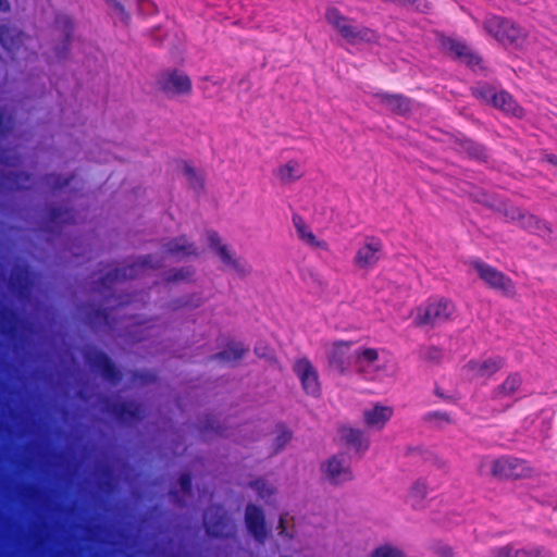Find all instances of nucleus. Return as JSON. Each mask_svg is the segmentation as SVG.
<instances>
[{
    "mask_svg": "<svg viewBox=\"0 0 557 557\" xmlns=\"http://www.w3.org/2000/svg\"><path fill=\"white\" fill-rule=\"evenodd\" d=\"M324 20L336 36L347 45H368L379 40V35L375 30L358 24L355 18L346 15L335 4H330L325 8Z\"/></svg>",
    "mask_w": 557,
    "mask_h": 557,
    "instance_id": "1",
    "label": "nucleus"
},
{
    "mask_svg": "<svg viewBox=\"0 0 557 557\" xmlns=\"http://www.w3.org/2000/svg\"><path fill=\"white\" fill-rule=\"evenodd\" d=\"M494 213L502 216L506 223L517 224L521 230L535 233L543 239H550L554 235L549 222L508 199L500 198Z\"/></svg>",
    "mask_w": 557,
    "mask_h": 557,
    "instance_id": "2",
    "label": "nucleus"
},
{
    "mask_svg": "<svg viewBox=\"0 0 557 557\" xmlns=\"http://www.w3.org/2000/svg\"><path fill=\"white\" fill-rule=\"evenodd\" d=\"M474 98L486 106L502 111L504 114L521 120L525 116V110L505 89L490 84H480L471 88Z\"/></svg>",
    "mask_w": 557,
    "mask_h": 557,
    "instance_id": "3",
    "label": "nucleus"
},
{
    "mask_svg": "<svg viewBox=\"0 0 557 557\" xmlns=\"http://www.w3.org/2000/svg\"><path fill=\"white\" fill-rule=\"evenodd\" d=\"M456 312V305L447 298H437L416 307L410 315L418 329L434 327L437 322L451 321Z\"/></svg>",
    "mask_w": 557,
    "mask_h": 557,
    "instance_id": "4",
    "label": "nucleus"
},
{
    "mask_svg": "<svg viewBox=\"0 0 557 557\" xmlns=\"http://www.w3.org/2000/svg\"><path fill=\"white\" fill-rule=\"evenodd\" d=\"M158 90L168 99L189 98L194 90L190 75L178 67L162 70L156 79Z\"/></svg>",
    "mask_w": 557,
    "mask_h": 557,
    "instance_id": "5",
    "label": "nucleus"
},
{
    "mask_svg": "<svg viewBox=\"0 0 557 557\" xmlns=\"http://www.w3.org/2000/svg\"><path fill=\"white\" fill-rule=\"evenodd\" d=\"M470 267L487 288L507 298L516 297V283L506 273L480 259L472 260Z\"/></svg>",
    "mask_w": 557,
    "mask_h": 557,
    "instance_id": "6",
    "label": "nucleus"
},
{
    "mask_svg": "<svg viewBox=\"0 0 557 557\" xmlns=\"http://www.w3.org/2000/svg\"><path fill=\"white\" fill-rule=\"evenodd\" d=\"M321 480L331 486H343L355 480L348 456L337 453L325 458L319 467Z\"/></svg>",
    "mask_w": 557,
    "mask_h": 557,
    "instance_id": "7",
    "label": "nucleus"
},
{
    "mask_svg": "<svg viewBox=\"0 0 557 557\" xmlns=\"http://www.w3.org/2000/svg\"><path fill=\"white\" fill-rule=\"evenodd\" d=\"M536 469L522 459L502 456L490 462V476L495 480L533 479Z\"/></svg>",
    "mask_w": 557,
    "mask_h": 557,
    "instance_id": "8",
    "label": "nucleus"
},
{
    "mask_svg": "<svg viewBox=\"0 0 557 557\" xmlns=\"http://www.w3.org/2000/svg\"><path fill=\"white\" fill-rule=\"evenodd\" d=\"M484 28L498 41L518 49L522 48L528 38L527 30L512 23L511 21L499 16L488 17L485 21Z\"/></svg>",
    "mask_w": 557,
    "mask_h": 557,
    "instance_id": "9",
    "label": "nucleus"
},
{
    "mask_svg": "<svg viewBox=\"0 0 557 557\" xmlns=\"http://www.w3.org/2000/svg\"><path fill=\"white\" fill-rule=\"evenodd\" d=\"M163 263L164 257L147 255L138 258L132 264H125L122 268L108 272L101 278V284L103 287L109 288L110 285L115 282L134 278L146 270H156L161 268Z\"/></svg>",
    "mask_w": 557,
    "mask_h": 557,
    "instance_id": "10",
    "label": "nucleus"
},
{
    "mask_svg": "<svg viewBox=\"0 0 557 557\" xmlns=\"http://www.w3.org/2000/svg\"><path fill=\"white\" fill-rule=\"evenodd\" d=\"M208 242L221 262L233 271L238 278L245 280L252 274V267L243 258L237 257L236 253L222 242L218 233H210L208 235Z\"/></svg>",
    "mask_w": 557,
    "mask_h": 557,
    "instance_id": "11",
    "label": "nucleus"
},
{
    "mask_svg": "<svg viewBox=\"0 0 557 557\" xmlns=\"http://www.w3.org/2000/svg\"><path fill=\"white\" fill-rule=\"evenodd\" d=\"M440 47L443 53L466 64L473 71L483 70L481 58L462 41L442 35L440 36Z\"/></svg>",
    "mask_w": 557,
    "mask_h": 557,
    "instance_id": "12",
    "label": "nucleus"
},
{
    "mask_svg": "<svg viewBox=\"0 0 557 557\" xmlns=\"http://www.w3.org/2000/svg\"><path fill=\"white\" fill-rule=\"evenodd\" d=\"M203 524L208 535L214 537H228L236 530L233 520L220 506H212L205 512Z\"/></svg>",
    "mask_w": 557,
    "mask_h": 557,
    "instance_id": "13",
    "label": "nucleus"
},
{
    "mask_svg": "<svg viewBox=\"0 0 557 557\" xmlns=\"http://www.w3.org/2000/svg\"><path fill=\"white\" fill-rule=\"evenodd\" d=\"M374 98L393 115L409 117L414 109L413 99L400 92L379 91L374 94Z\"/></svg>",
    "mask_w": 557,
    "mask_h": 557,
    "instance_id": "14",
    "label": "nucleus"
},
{
    "mask_svg": "<svg viewBox=\"0 0 557 557\" xmlns=\"http://www.w3.org/2000/svg\"><path fill=\"white\" fill-rule=\"evenodd\" d=\"M293 371L301 383L304 392L312 397L321 395V383L319 372L312 362L307 358H300L293 364Z\"/></svg>",
    "mask_w": 557,
    "mask_h": 557,
    "instance_id": "15",
    "label": "nucleus"
},
{
    "mask_svg": "<svg viewBox=\"0 0 557 557\" xmlns=\"http://www.w3.org/2000/svg\"><path fill=\"white\" fill-rule=\"evenodd\" d=\"M505 366V359L500 356H491L480 359H470L463 366V370L474 379H491Z\"/></svg>",
    "mask_w": 557,
    "mask_h": 557,
    "instance_id": "16",
    "label": "nucleus"
},
{
    "mask_svg": "<svg viewBox=\"0 0 557 557\" xmlns=\"http://www.w3.org/2000/svg\"><path fill=\"white\" fill-rule=\"evenodd\" d=\"M382 244L379 239L368 238L357 249L352 263L359 271L373 269L381 259Z\"/></svg>",
    "mask_w": 557,
    "mask_h": 557,
    "instance_id": "17",
    "label": "nucleus"
},
{
    "mask_svg": "<svg viewBox=\"0 0 557 557\" xmlns=\"http://www.w3.org/2000/svg\"><path fill=\"white\" fill-rule=\"evenodd\" d=\"M394 409L380 403L362 411V422L370 430L381 431L391 421Z\"/></svg>",
    "mask_w": 557,
    "mask_h": 557,
    "instance_id": "18",
    "label": "nucleus"
},
{
    "mask_svg": "<svg viewBox=\"0 0 557 557\" xmlns=\"http://www.w3.org/2000/svg\"><path fill=\"white\" fill-rule=\"evenodd\" d=\"M292 223L295 228L297 238L304 245L311 249L329 251V244L325 240L318 238L311 226L305 221L302 216L294 214L292 218Z\"/></svg>",
    "mask_w": 557,
    "mask_h": 557,
    "instance_id": "19",
    "label": "nucleus"
},
{
    "mask_svg": "<svg viewBox=\"0 0 557 557\" xmlns=\"http://www.w3.org/2000/svg\"><path fill=\"white\" fill-rule=\"evenodd\" d=\"M337 436L344 445L356 453H366L370 447V440L361 429L342 425L337 430Z\"/></svg>",
    "mask_w": 557,
    "mask_h": 557,
    "instance_id": "20",
    "label": "nucleus"
},
{
    "mask_svg": "<svg viewBox=\"0 0 557 557\" xmlns=\"http://www.w3.org/2000/svg\"><path fill=\"white\" fill-rule=\"evenodd\" d=\"M162 251L164 256H172L178 260L198 256L197 246L186 236L164 240L162 243Z\"/></svg>",
    "mask_w": 557,
    "mask_h": 557,
    "instance_id": "21",
    "label": "nucleus"
},
{
    "mask_svg": "<svg viewBox=\"0 0 557 557\" xmlns=\"http://www.w3.org/2000/svg\"><path fill=\"white\" fill-rule=\"evenodd\" d=\"M380 360V352L376 348L360 347L355 351V368L359 374L380 372L382 367L376 363Z\"/></svg>",
    "mask_w": 557,
    "mask_h": 557,
    "instance_id": "22",
    "label": "nucleus"
},
{
    "mask_svg": "<svg viewBox=\"0 0 557 557\" xmlns=\"http://www.w3.org/2000/svg\"><path fill=\"white\" fill-rule=\"evenodd\" d=\"M431 487L426 478H417L408 486L406 492V502L412 509L419 510L425 507L429 499Z\"/></svg>",
    "mask_w": 557,
    "mask_h": 557,
    "instance_id": "23",
    "label": "nucleus"
},
{
    "mask_svg": "<svg viewBox=\"0 0 557 557\" xmlns=\"http://www.w3.org/2000/svg\"><path fill=\"white\" fill-rule=\"evenodd\" d=\"M85 358L90 367L100 371L107 381L114 383L120 379L119 372L103 352L95 348H89L85 354Z\"/></svg>",
    "mask_w": 557,
    "mask_h": 557,
    "instance_id": "24",
    "label": "nucleus"
},
{
    "mask_svg": "<svg viewBox=\"0 0 557 557\" xmlns=\"http://www.w3.org/2000/svg\"><path fill=\"white\" fill-rule=\"evenodd\" d=\"M245 522L255 540L263 543L268 536L263 511L255 505H248L245 512Z\"/></svg>",
    "mask_w": 557,
    "mask_h": 557,
    "instance_id": "25",
    "label": "nucleus"
},
{
    "mask_svg": "<svg viewBox=\"0 0 557 557\" xmlns=\"http://www.w3.org/2000/svg\"><path fill=\"white\" fill-rule=\"evenodd\" d=\"M351 347L350 342H334L326 351V360L329 367L338 374H344L347 370L346 356Z\"/></svg>",
    "mask_w": 557,
    "mask_h": 557,
    "instance_id": "26",
    "label": "nucleus"
},
{
    "mask_svg": "<svg viewBox=\"0 0 557 557\" xmlns=\"http://www.w3.org/2000/svg\"><path fill=\"white\" fill-rule=\"evenodd\" d=\"M305 175L302 166L298 160L290 159L280 164L274 170V177L283 186H289L300 181Z\"/></svg>",
    "mask_w": 557,
    "mask_h": 557,
    "instance_id": "27",
    "label": "nucleus"
},
{
    "mask_svg": "<svg viewBox=\"0 0 557 557\" xmlns=\"http://www.w3.org/2000/svg\"><path fill=\"white\" fill-rule=\"evenodd\" d=\"M522 377L518 372L507 374L504 380L494 387L493 399L504 400L513 397L521 388Z\"/></svg>",
    "mask_w": 557,
    "mask_h": 557,
    "instance_id": "28",
    "label": "nucleus"
},
{
    "mask_svg": "<svg viewBox=\"0 0 557 557\" xmlns=\"http://www.w3.org/2000/svg\"><path fill=\"white\" fill-rule=\"evenodd\" d=\"M249 348L240 342L230 343L222 351L212 356V359L226 366H237L248 354Z\"/></svg>",
    "mask_w": 557,
    "mask_h": 557,
    "instance_id": "29",
    "label": "nucleus"
},
{
    "mask_svg": "<svg viewBox=\"0 0 557 557\" xmlns=\"http://www.w3.org/2000/svg\"><path fill=\"white\" fill-rule=\"evenodd\" d=\"M112 413L124 423H133L140 419L143 409L136 403H116L110 407Z\"/></svg>",
    "mask_w": 557,
    "mask_h": 557,
    "instance_id": "30",
    "label": "nucleus"
},
{
    "mask_svg": "<svg viewBox=\"0 0 557 557\" xmlns=\"http://www.w3.org/2000/svg\"><path fill=\"white\" fill-rule=\"evenodd\" d=\"M33 284L30 272L26 267H16L10 277V285L13 292L20 297H25L26 292Z\"/></svg>",
    "mask_w": 557,
    "mask_h": 557,
    "instance_id": "31",
    "label": "nucleus"
},
{
    "mask_svg": "<svg viewBox=\"0 0 557 557\" xmlns=\"http://www.w3.org/2000/svg\"><path fill=\"white\" fill-rule=\"evenodd\" d=\"M0 42L8 51H15L23 45L24 35L14 27L1 26Z\"/></svg>",
    "mask_w": 557,
    "mask_h": 557,
    "instance_id": "32",
    "label": "nucleus"
},
{
    "mask_svg": "<svg viewBox=\"0 0 557 557\" xmlns=\"http://www.w3.org/2000/svg\"><path fill=\"white\" fill-rule=\"evenodd\" d=\"M182 174L186 180L188 186L197 193L203 191L206 183V174L202 170L197 169L190 164H184Z\"/></svg>",
    "mask_w": 557,
    "mask_h": 557,
    "instance_id": "33",
    "label": "nucleus"
},
{
    "mask_svg": "<svg viewBox=\"0 0 557 557\" xmlns=\"http://www.w3.org/2000/svg\"><path fill=\"white\" fill-rule=\"evenodd\" d=\"M456 144L459 146L460 151L465 152L470 158L482 160L485 157L484 147L471 139L458 138L456 139Z\"/></svg>",
    "mask_w": 557,
    "mask_h": 557,
    "instance_id": "34",
    "label": "nucleus"
},
{
    "mask_svg": "<svg viewBox=\"0 0 557 557\" xmlns=\"http://www.w3.org/2000/svg\"><path fill=\"white\" fill-rule=\"evenodd\" d=\"M370 557H409L406 552L396 544L385 542L377 545Z\"/></svg>",
    "mask_w": 557,
    "mask_h": 557,
    "instance_id": "35",
    "label": "nucleus"
},
{
    "mask_svg": "<svg viewBox=\"0 0 557 557\" xmlns=\"http://www.w3.org/2000/svg\"><path fill=\"white\" fill-rule=\"evenodd\" d=\"M470 198L474 202L486 207L487 209L492 210L493 212L495 211V209L498 205V201L500 199V197H498L494 194H490L483 189H474L473 191L470 193Z\"/></svg>",
    "mask_w": 557,
    "mask_h": 557,
    "instance_id": "36",
    "label": "nucleus"
},
{
    "mask_svg": "<svg viewBox=\"0 0 557 557\" xmlns=\"http://www.w3.org/2000/svg\"><path fill=\"white\" fill-rule=\"evenodd\" d=\"M421 358L431 364H440L444 358V350L436 345H429L422 349Z\"/></svg>",
    "mask_w": 557,
    "mask_h": 557,
    "instance_id": "37",
    "label": "nucleus"
},
{
    "mask_svg": "<svg viewBox=\"0 0 557 557\" xmlns=\"http://www.w3.org/2000/svg\"><path fill=\"white\" fill-rule=\"evenodd\" d=\"M50 221L52 224L70 223L74 221V215L66 209L53 208L50 211Z\"/></svg>",
    "mask_w": 557,
    "mask_h": 557,
    "instance_id": "38",
    "label": "nucleus"
},
{
    "mask_svg": "<svg viewBox=\"0 0 557 557\" xmlns=\"http://www.w3.org/2000/svg\"><path fill=\"white\" fill-rule=\"evenodd\" d=\"M292 440V433L288 430L282 429L280 430L275 437L273 438V454H278L281 450L285 448V446Z\"/></svg>",
    "mask_w": 557,
    "mask_h": 557,
    "instance_id": "39",
    "label": "nucleus"
},
{
    "mask_svg": "<svg viewBox=\"0 0 557 557\" xmlns=\"http://www.w3.org/2000/svg\"><path fill=\"white\" fill-rule=\"evenodd\" d=\"M516 555L517 546L512 543L496 546L491 550V557H516Z\"/></svg>",
    "mask_w": 557,
    "mask_h": 557,
    "instance_id": "40",
    "label": "nucleus"
},
{
    "mask_svg": "<svg viewBox=\"0 0 557 557\" xmlns=\"http://www.w3.org/2000/svg\"><path fill=\"white\" fill-rule=\"evenodd\" d=\"M29 181V176L23 173H10L8 176V184L15 188H28Z\"/></svg>",
    "mask_w": 557,
    "mask_h": 557,
    "instance_id": "41",
    "label": "nucleus"
},
{
    "mask_svg": "<svg viewBox=\"0 0 557 557\" xmlns=\"http://www.w3.org/2000/svg\"><path fill=\"white\" fill-rule=\"evenodd\" d=\"M424 420L426 422H435L437 424H441V423H451V417L449 413L445 412V411H431V412H428L425 416H424Z\"/></svg>",
    "mask_w": 557,
    "mask_h": 557,
    "instance_id": "42",
    "label": "nucleus"
},
{
    "mask_svg": "<svg viewBox=\"0 0 557 557\" xmlns=\"http://www.w3.org/2000/svg\"><path fill=\"white\" fill-rule=\"evenodd\" d=\"M516 557H553L552 554H543L539 547H517Z\"/></svg>",
    "mask_w": 557,
    "mask_h": 557,
    "instance_id": "43",
    "label": "nucleus"
},
{
    "mask_svg": "<svg viewBox=\"0 0 557 557\" xmlns=\"http://www.w3.org/2000/svg\"><path fill=\"white\" fill-rule=\"evenodd\" d=\"M191 275V271L188 268H183L178 270H171L165 274V280L168 282H181L188 278Z\"/></svg>",
    "mask_w": 557,
    "mask_h": 557,
    "instance_id": "44",
    "label": "nucleus"
},
{
    "mask_svg": "<svg viewBox=\"0 0 557 557\" xmlns=\"http://www.w3.org/2000/svg\"><path fill=\"white\" fill-rule=\"evenodd\" d=\"M394 3L403 7H410L417 11H425L429 9L428 2L423 0H394Z\"/></svg>",
    "mask_w": 557,
    "mask_h": 557,
    "instance_id": "45",
    "label": "nucleus"
},
{
    "mask_svg": "<svg viewBox=\"0 0 557 557\" xmlns=\"http://www.w3.org/2000/svg\"><path fill=\"white\" fill-rule=\"evenodd\" d=\"M251 486L257 491L260 497L265 498L273 493V488L264 480L255 481Z\"/></svg>",
    "mask_w": 557,
    "mask_h": 557,
    "instance_id": "46",
    "label": "nucleus"
},
{
    "mask_svg": "<svg viewBox=\"0 0 557 557\" xmlns=\"http://www.w3.org/2000/svg\"><path fill=\"white\" fill-rule=\"evenodd\" d=\"M69 183V178L63 180L59 175L52 174L47 177V185L53 189L62 188L66 186Z\"/></svg>",
    "mask_w": 557,
    "mask_h": 557,
    "instance_id": "47",
    "label": "nucleus"
},
{
    "mask_svg": "<svg viewBox=\"0 0 557 557\" xmlns=\"http://www.w3.org/2000/svg\"><path fill=\"white\" fill-rule=\"evenodd\" d=\"M89 322L95 326H98L101 323L107 324L108 323V314L104 310L97 309L95 311V313L91 317H89Z\"/></svg>",
    "mask_w": 557,
    "mask_h": 557,
    "instance_id": "48",
    "label": "nucleus"
},
{
    "mask_svg": "<svg viewBox=\"0 0 557 557\" xmlns=\"http://www.w3.org/2000/svg\"><path fill=\"white\" fill-rule=\"evenodd\" d=\"M190 475L188 473H184L180 478V488L182 491L183 497L188 496L190 494Z\"/></svg>",
    "mask_w": 557,
    "mask_h": 557,
    "instance_id": "49",
    "label": "nucleus"
},
{
    "mask_svg": "<svg viewBox=\"0 0 557 557\" xmlns=\"http://www.w3.org/2000/svg\"><path fill=\"white\" fill-rule=\"evenodd\" d=\"M434 394H435L436 397H438V398H441V399H443L445 401H451L453 400V397L450 395H447L444 392V389L441 386H438V385H436L434 387Z\"/></svg>",
    "mask_w": 557,
    "mask_h": 557,
    "instance_id": "50",
    "label": "nucleus"
},
{
    "mask_svg": "<svg viewBox=\"0 0 557 557\" xmlns=\"http://www.w3.org/2000/svg\"><path fill=\"white\" fill-rule=\"evenodd\" d=\"M10 124L11 117L0 110V131L9 128Z\"/></svg>",
    "mask_w": 557,
    "mask_h": 557,
    "instance_id": "51",
    "label": "nucleus"
},
{
    "mask_svg": "<svg viewBox=\"0 0 557 557\" xmlns=\"http://www.w3.org/2000/svg\"><path fill=\"white\" fill-rule=\"evenodd\" d=\"M255 354L259 358H271V352L265 347H256Z\"/></svg>",
    "mask_w": 557,
    "mask_h": 557,
    "instance_id": "52",
    "label": "nucleus"
},
{
    "mask_svg": "<svg viewBox=\"0 0 557 557\" xmlns=\"http://www.w3.org/2000/svg\"><path fill=\"white\" fill-rule=\"evenodd\" d=\"M544 160H545L547 163H549V164H552V165H554V166H556V168H557V154H554V153H547V154H545V156H544Z\"/></svg>",
    "mask_w": 557,
    "mask_h": 557,
    "instance_id": "53",
    "label": "nucleus"
},
{
    "mask_svg": "<svg viewBox=\"0 0 557 557\" xmlns=\"http://www.w3.org/2000/svg\"><path fill=\"white\" fill-rule=\"evenodd\" d=\"M442 557H453V549L448 546L443 547L440 550Z\"/></svg>",
    "mask_w": 557,
    "mask_h": 557,
    "instance_id": "54",
    "label": "nucleus"
},
{
    "mask_svg": "<svg viewBox=\"0 0 557 557\" xmlns=\"http://www.w3.org/2000/svg\"><path fill=\"white\" fill-rule=\"evenodd\" d=\"M10 4L7 0H0V10L1 11H9Z\"/></svg>",
    "mask_w": 557,
    "mask_h": 557,
    "instance_id": "55",
    "label": "nucleus"
},
{
    "mask_svg": "<svg viewBox=\"0 0 557 557\" xmlns=\"http://www.w3.org/2000/svg\"><path fill=\"white\" fill-rule=\"evenodd\" d=\"M278 529L281 530V534H284L285 533V519L284 517H281L280 519V525H278Z\"/></svg>",
    "mask_w": 557,
    "mask_h": 557,
    "instance_id": "56",
    "label": "nucleus"
},
{
    "mask_svg": "<svg viewBox=\"0 0 557 557\" xmlns=\"http://www.w3.org/2000/svg\"><path fill=\"white\" fill-rule=\"evenodd\" d=\"M0 162H8V158L4 157V152L0 153Z\"/></svg>",
    "mask_w": 557,
    "mask_h": 557,
    "instance_id": "57",
    "label": "nucleus"
},
{
    "mask_svg": "<svg viewBox=\"0 0 557 557\" xmlns=\"http://www.w3.org/2000/svg\"><path fill=\"white\" fill-rule=\"evenodd\" d=\"M175 502H177L178 504H184L185 500L183 498H180V497H176L175 496Z\"/></svg>",
    "mask_w": 557,
    "mask_h": 557,
    "instance_id": "58",
    "label": "nucleus"
}]
</instances>
